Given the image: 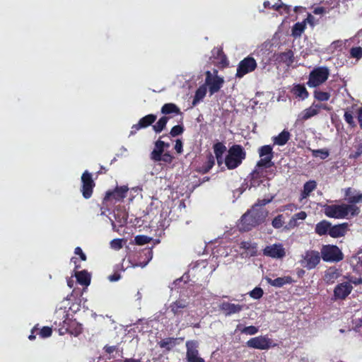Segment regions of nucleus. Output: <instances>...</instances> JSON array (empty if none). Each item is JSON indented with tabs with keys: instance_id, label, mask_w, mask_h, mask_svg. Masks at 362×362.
Returning a JSON list of instances; mask_svg holds the SVG:
<instances>
[{
	"instance_id": "obj_1",
	"label": "nucleus",
	"mask_w": 362,
	"mask_h": 362,
	"mask_svg": "<svg viewBox=\"0 0 362 362\" xmlns=\"http://www.w3.org/2000/svg\"><path fill=\"white\" fill-rule=\"evenodd\" d=\"M325 214L329 218H344L349 214L351 216L358 215L360 209L355 205L332 204L325 205Z\"/></svg>"
},
{
	"instance_id": "obj_2",
	"label": "nucleus",
	"mask_w": 362,
	"mask_h": 362,
	"mask_svg": "<svg viewBox=\"0 0 362 362\" xmlns=\"http://www.w3.org/2000/svg\"><path fill=\"white\" fill-rule=\"evenodd\" d=\"M246 157V153L242 146L233 145L228 150L224 159L225 165L229 170L238 168Z\"/></svg>"
},
{
	"instance_id": "obj_3",
	"label": "nucleus",
	"mask_w": 362,
	"mask_h": 362,
	"mask_svg": "<svg viewBox=\"0 0 362 362\" xmlns=\"http://www.w3.org/2000/svg\"><path fill=\"white\" fill-rule=\"evenodd\" d=\"M322 259L327 262H338L343 259L344 255L336 245H326L321 248Z\"/></svg>"
},
{
	"instance_id": "obj_4",
	"label": "nucleus",
	"mask_w": 362,
	"mask_h": 362,
	"mask_svg": "<svg viewBox=\"0 0 362 362\" xmlns=\"http://www.w3.org/2000/svg\"><path fill=\"white\" fill-rule=\"evenodd\" d=\"M329 75L328 68L323 66L313 69L309 76L307 84L309 87H317L323 83Z\"/></svg>"
},
{
	"instance_id": "obj_5",
	"label": "nucleus",
	"mask_w": 362,
	"mask_h": 362,
	"mask_svg": "<svg viewBox=\"0 0 362 362\" xmlns=\"http://www.w3.org/2000/svg\"><path fill=\"white\" fill-rule=\"evenodd\" d=\"M214 73L216 75L213 77L210 71H206V80L204 85L209 86L210 95L218 92L224 83L223 78L217 75V70L215 69Z\"/></svg>"
},
{
	"instance_id": "obj_6",
	"label": "nucleus",
	"mask_w": 362,
	"mask_h": 362,
	"mask_svg": "<svg viewBox=\"0 0 362 362\" xmlns=\"http://www.w3.org/2000/svg\"><path fill=\"white\" fill-rule=\"evenodd\" d=\"M302 264L303 267L310 270L317 267L320 262L322 256L320 252L307 250L305 254L302 255Z\"/></svg>"
},
{
	"instance_id": "obj_7",
	"label": "nucleus",
	"mask_w": 362,
	"mask_h": 362,
	"mask_svg": "<svg viewBox=\"0 0 362 362\" xmlns=\"http://www.w3.org/2000/svg\"><path fill=\"white\" fill-rule=\"evenodd\" d=\"M257 67V62L254 58L247 57L241 60L237 68L236 77L242 78L245 74L253 71Z\"/></svg>"
},
{
	"instance_id": "obj_8",
	"label": "nucleus",
	"mask_w": 362,
	"mask_h": 362,
	"mask_svg": "<svg viewBox=\"0 0 362 362\" xmlns=\"http://www.w3.org/2000/svg\"><path fill=\"white\" fill-rule=\"evenodd\" d=\"M246 344L249 348L267 350L271 347L272 340L266 336H259L251 338Z\"/></svg>"
},
{
	"instance_id": "obj_9",
	"label": "nucleus",
	"mask_w": 362,
	"mask_h": 362,
	"mask_svg": "<svg viewBox=\"0 0 362 362\" xmlns=\"http://www.w3.org/2000/svg\"><path fill=\"white\" fill-rule=\"evenodd\" d=\"M263 254L274 259H282L286 256V250L282 244L275 243L267 246L263 250Z\"/></svg>"
},
{
	"instance_id": "obj_10",
	"label": "nucleus",
	"mask_w": 362,
	"mask_h": 362,
	"mask_svg": "<svg viewBox=\"0 0 362 362\" xmlns=\"http://www.w3.org/2000/svg\"><path fill=\"white\" fill-rule=\"evenodd\" d=\"M189 304L190 300L188 297H180L169 305V309L175 316L179 317L182 315L184 311L189 307Z\"/></svg>"
},
{
	"instance_id": "obj_11",
	"label": "nucleus",
	"mask_w": 362,
	"mask_h": 362,
	"mask_svg": "<svg viewBox=\"0 0 362 362\" xmlns=\"http://www.w3.org/2000/svg\"><path fill=\"white\" fill-rule=\"evenodd\" d=\"M82 182V194L85 199H88L91 197L93 193V188L95 183L92 178V175L88 171L86 170L81 176Z\"/></svg>"
},
{
	"instance_id": "obj_12",
	"label": "nucleus",
	"mask_w": 362,
	"mask_h": 362,
	"mask_svg": "<svg viewBox=\"0 0 362 362\" xmlns=\"http://www.w3.org/2000/svg\"><path fill=\"white\" fill-rule=\"evenodd\" d=\"M244 305L228 301H222L218 305L219 310L226 316L238 314L243 310Z\"/></svg>"
},
{
	"instance_id": "obj_13",
	"label": "nucleus",
	"mask_w": 362,
	"mask_h": 362,
	"mask_svg": "<svg viewBox=\"0 0 362 362\" xmlns=\"http://www.w3.org/2000/svg\"><path fill=\"white\" fill-rule=\"evenodd\" d=\"M187 359L188 362H204V360L199 356L197 342L189 341L186 342Z\"/></svg>"
},
{
	"instance_id": "obj_14",
	"label": "nucleus",
	"mask_w": 362,
	"mask_h": 362,
	"mask_svg": "<svg viewBox=\"0 0 362 362\" xmlns=\"http://www.w3.org/2000/svg\"><path fill=\"white\" fill-rule=\"evenodd\" d=\"M352 286L349 282H343L338 284L334 290V296L339 299H344L351 292Z\"/></svg>"
},
{
	"instance_id": "obj_15",
	"label": "nucleus",
	"mask_w": 362,
	"mask_h": 362,
	"mask_svg": "<svg viewBox=\"0 0 362 362\" xmlns=\"http://www.w3.org/2000/svg\"><path fill=\"white\" fill-rule=\"evenodd\" d=\"M251 217L257 221L259 225L263 223L268 215V211L263 208H257V206H252V208L247 211Z\"/></svg>"
},
{
	"instance_id": "obj_16",
	"label": "nucleus",
	"mask_w": 362,
	"mask_h": 362,
	"mask_svg": "<svg viewBox=\"0 0 362 362\" xmlns=\"http://www.w3.org/2000/svg\"><path fill=\"white\" fill-rule=\"evenodd\" d=\"M266 171L262 169L255 168L250 174V187H257L261 185L262 180V177L265 176Z\"/></svg>"
},
{
	"instance_id": "obj_17",
	"label": "nucleus",
	"mask_w": 362,
	"mask_h": 362,
	"mask_svg": "<svg viewBox=\"0 0 362 362\" xmlns=\"http://www.w3.org/2000/svg\"><path fill=\"white\" fill-rule=\"evenodd\" d=\"M128 189L127 186L117 187L112 192H107L104 200H109L111 197L116 200H121L126 197Z\"/></svg>"
},
{
	"instance_id": "obj_18",
	"label": "nucleus",
	"mask_w": 362,
	"mask_h": 362,
	"mask_svg": "<svg viewBox=\"0 0 362 362\" xmlns=\"http://www.w3.org/2000/svg\"><path fill=\"white\" fill-rule=\"evenodd\" d=\"M258 225L257 221H255L254 218L251 217L250 214L247 212L242 216L239 227L240 230L249 231Z\"/></svg>"
},
{
	"instance_id": "obj_19",
	"label": "nucleus",
	"mask_w": 362,
	"mask_h": 362,
	"mask_svg": "<svg viewBox=\"0 0 362 362\" xmlns=\"http://www.w3.org/2000/svg\"><path fill=\"white\" fill-rule=\"evenodd\" d=\"M276 59L280 63L285 64L287 66H291L294 62V53L291 49L276 54Z\"/></svg>"
},
{
	"instance_id": "obj_20",
	"label": "nucleus",
	"mask_w": 362,
	"mask_h": 362,
	"mask_svg": "<svg viewBox=\"0 0 362 362\" xmlns=\"http://www.w3.org/2000/svg\"><path fill=\"white\" fill-rule=\"evenodd\" d=\"M348 226L349 224L347 223H344L335 226L331 225L329 235L334 238L344 236L348 231Z\"/></svg>"
},
{
	"instance_id": "obj_21",
	"label": "nucleus",
	"mask_w": 362,
	"mask_h": 362,
	"mask_svg": "<svg viewBox=\"0 0 362 362\" xmlns=\"http://www.w3.org/2000/svg\"><path fill=\"white\" fill-rule=\"evenodd\" d=\"M265 280L269 284L276 288H281L285 284H291L293 282L292 278L288 276L278 277L275 279H272L270 277L266 276Z\"/></svg>"
},
{
	"instance_id": "obj_22",
	"label": "nucleus",
	"mask_w": 362,
	"mask_h": 362,
	"mask_svg": "<svg viewBox=\"0 0 362 362\" xmlns=\"http://www.w3.org/2000/svg\"><path fill=\"white\" fill-rule=\"evenodd\" d=\"M156 118L157 117L155 115H148L140 119L139 122L136 124H134L132 128L136 129V130H139L141 128H146L152 124L156 121Z\"/></svg>"
},
{
	"instance_id": "obj_23",
	"label": "nucleus",
	"mask_w": 362,
	"mask_h": 362,
	"mask_svg": "<svg viewBox=\"0 0 362 362\" xmlns=\"http://www.w3.org/2000/svg\"><path fill=\"white\" fill-rule=\"evenodd\" d=\"M331 225L332 223L329 221L323 220L316 224L315 229V233L319 235H329Z\"/></svg>"
},
{
	"instance_id": "obj_24",
	"label": "nucleus",
	"mask_w": 362,
	"mask_h": 362,
	"mask_svg": "<svg viewBox=\"0 0 362 362\" xmlns=\"http://www.w3.org/2000/svg\"><path fill=\"white\" fill-rule=\"evenodd\" d=\"M339 275L340 274L338 269L334 267H330L325 272L324 280L327 284H333Z\"/></svg>"
},
{
	"instance_id": "obj_25",
	"label": "nucleus",
	"mask_w": 362,
	"mask_h": 362,
	"mask_svg": "<svg viewBox=\"0 0 362 362\" xmlns=\"http://www.w3.org/2000/svg\"><path fill=\"white\" fill-rule=\"evenodd\" d=\"M290 136V133L286 130H284L278 136L273 137L274 144L279 146H284L288 142Z\"/></svg>"
},
{
	"instance_id": "obj_26",
	"label": "nucleus",
	"mask_w": 362,
	"mask_h": 362,
	"mask_svg": "<svg viewBox=\"0 0 362 362\" xmlns=\"http://www.w3.org/2000/svg\"><path fill=\"white\" fill-rule=\"evenodd\" d=\"M75 276L77 281L81 285L88 286L90 284V276L86 270L76 272Z\"/></svg>"
},
{
	"instance_id": "obj_27",
	"label": "nucleus",
	"mask_w": 362,
	"mask_h": 362,
	"mask_svg": "<svg viewBox=\"0 0 362 362\" xmlns=\"http://www.w3.org/2000/svg\"><path fill=\"white\" fill-rule=\"evenodd\" d=\"M240 248H243L247 251V254L250 256H255L257 255V244L249 242L243 241L240 244Z\"/></svg>"
},
{
	"instance_id": "obj_28",
	"label": "nucleus",
	"mask_w": 362,
	"mask_h": 362,
	"mask_svg": "<svg viewBox=\"0 0 362 362\" xmlns=\"http://www.w3.org/2000/svg\"><path fill=\"white\" fill-rule=\"evenodd\" d=\"M206 94V86L202 85L196 90L195 95L192 100V105L195 106L200 100H202Z\"/></svg>"
},
{
	"instance_id": "obj_29",
	"label": "nucleus",
	"mask_w": 362,
	"mask_h": 362,
	"mask_svg": "<svg viewBox=\"0 0 362 362\" xmlns=\"http://www.w3.org/2000/svg\"><path fill=\"white\" fill-rule=\"evenodd\" d=\"M317 187V182L315 180H310L306 182L303 185V190L302 192V197L306 198L310 194L314 191Z\"/></svg>"
},
{
	"instance_id": "obj_30",
	"label": "nucleus",
	"mask_w": 362,
	"mask_h": 362,
	"mask_svg": "<svg viewBox=\"0 0 362 362\" xmlns=\"http://www.w3.org/2000/svg\"><path fill=\"white\" fill-rule=\"evenodd\" d=\"M214 164V157L211 154H209L208 156L207 161L202 167L199 168L198 171L202 174L207 173L213 168Z\"/></svg>"
},
{
	"instance_id": "obj_31",
	"label": "nucleus",
	"mask_w": 362,
	"mask_h": 362,
	"mask_svg": "<svg viewBox=\"0 0 362 362\" xmlns=\"http://www.w3.org/2000/svg\"><path fill=\"white\" fill-rule=\"evenodd\" d=\"M177 339L165 338L158 342L160 348H165L167 351L171 350L176 345Z\"/></svg>"
},
{
	"instance_id": "obj_32",
	"label": "nucleus",
	"mask_w": 362,
	"mask_h": 362,
	"mask_svg": "<svg viewBox=\"0 0 362 362\" xmlns=\"http://www.w3.org/2000/svg\"><path fill=\"white\" fill-rule=\"evenodd\" d=\"M259 156L260 158H274V152L270 145H265L259 148Z\"/></svg>"
},
{
	"instance_id": "obj_33",
	"label": "nucleus",
	"mask_w": 362,
	"mask_h": 362,
	"mask_svg": "<svg viewBox=\"0 0 362 362\" xmlns=\"http://www.w3.org/2000/svg\"><path fill=\"white\" fill-rule=\"evenodd\" d=\"M236 330L240 331L242 334H245L247 335H255L258 332V328L255 326H248L242 327L241 325H238L236 327Z\"/></svg>"
},
{
	"instance_id": "obj_34",
	"label": "nucleus",
	"mask_w": 362,
	"mask_h": 362,
	"mask_svg": "<svg viewBox=\"0 0 362 362\" xmlns=\"http://www.w3.org/2000/svg\"><path fill=\"white\" fill-rule=\"evenodd\" d=\"M274 163L272 162V159L269 158H261L260 160L257 163V165L255 168L262 169L264 168H269L274 166Z\"/></svg>"
},
{
	"instance_id": "obj_35",
	"label": "nucleus",
	"mask_w": 362,
	"mask_h": 362,
	"mask_svg": "<svg viewBox=\"0 0 362 362\" xmlns=\"http://www.w3.org/2000/svg\"><path fill=\"white\" fill-rule=\"evenodd\" d=\"M317 114L318 112L315 109L314 105L313 104L310 107L305 109L303 112H302L300 116L301 117V119L307 120L309 118Z\"/></svg>"
},
{
	"instance_id": "obj_36",
	"label": "nucleus",
	"mask_w": 362,
	"mask_h": 362,
	"mask_svg": "<svg viewBox=\"0 0 362 362\" xmlns=\"http://www.w3.org/2000/svg\"><path fill=\"white\" fill-rule=\"evenodd\" d=\"M161 112L164 115L170 113H179L180 109L173 103H166L161 108Z\"/></svg>"
},
{
	"instance_id": "obj_37",
	"label": "nucleus",
	"mask_w": 362,
	"mask_h": 362,
	"mask_svg": "<svg viewBox=\"0 0 362 362\" xmlns=\"http://www.w3.org/2000/svg\"><path fill=\"white\" fill-rule=\"evenodd\" d=\"M168 121V117H165V116L162 117L156 123V124L153 125V129L155 131L156 133L161 132L165 128Z\"/></svg>"
},
{
	"instance_id": "obj_38",
	"label": "nucleus",
	"mask_w": 362,
	"mask_h": 362,
	"mask_svg": "<svg viewBox=\"0 0 362 362\" xmlns=\"http://www.w3.org/2000/svg\"><path fill=\"white\" fill-rule=\"evenodd\" d=\"M305 28V25L303 23H296L292 28V35L294 37H298L301 35Z\"/></svg>"
},
{
	"instance_id": "obj_39",
	"label": "nucleus",
	"mask_w": 362,
	"mask_h": 362,
	"mask_svg": "<svg viewBox=\"0 0 362 362\" xmlns=\"http://www.w3.org/2000/svg\"><path fill=\"white\" fill-rule=\"evenodd\" d=\"M294 93L302 99H305L308 97V92L305 86L302 85H297L294 87Z\"/></svg>"
},
{
	"instance_id": "obj_40",
	"label": "nucleus",
	"mask_w": 362,
	"mask_h": 362,
	"mask_svg": "<svg viewBox=\"0 0 362 362\" xmlns=\"http://www.w3.org/2000/svg\"><path fill=\"white\" fill-rule=\"evenodd\" d=\"M314 97L319 101H327L330 98V94L328 92L315 90L314 91Z\"/></svg>"
},
{
	"instance_id": "obj_41",
	"label": "nucleus",
	"mask_w": 362,
	"mask_h": 362,
	"mask_svg": "<svg viewBox=\"0 0 362 362\" xmlns=\"http://www.w3.org/2000/svg\"><path fill=\"white\" fill-rule=\"evenodd\" d=\"M214 151L216 156H221L226 151V147L223 143L218 142L214 145Z\"/></svg>"
},
{
	"instance_id": "obj_42",
	"label": "nucleus",
	"mask_w": 362,
	"mask_h": 362,
	"mask_svg": "<svg viewBox=\"0 0 362 362\" xmlns=\"http://www.w3.org/2000/svg\"><path fill=\"white\" fill-rule=\"evenodd\" d=\"M151 240V238L146 235H139L134 238L135 243L138 245H143L148 243Z\"/></svg>"
},
{
	"instance_id": "obj_43",
	"label": "nucleus",
	"mask_w": 362,
	"mask_h": 362,
	"mask_svg": "<svg viewBox=\"0 0 362 362\" xmlns=\"http://www.w3.org/2000/svg\"><path fill=\"white\" fill-rule=\"evenodd\" d=\"M164 150L162 148H157L155 147V148L153 150V151L151 153V158L156 161L158 162L160 160L161 156L163 154Z\"/></svg>"
},
{
	"instance_id": "obj_44",
	"label": "nucleus",
	"mask_w": 362,
	"mask_h": 362,
	"mask_svg": "<svg viewBox=\"0 0 362 362\" xmlns=\"http://www.w3.org/2000/svg\"><path fill=\"white\" fill-rule=\"evenodd\" d=\"M313 156L315 157H320L321 159H325L329 156V151L326 149L313 150Z\"/></svg>"
},
{
	"instance_id": "obj_45",
	"label": "nucleus",
	"mask_w": 362,
	"mask_h": 362,
	"mask_svg": "<svg viewBox=\"0 0 362 362\" xmlns=\"http://www.w3.org/2000/svg\"><path fill=\"white\" fill-rule=\"evenodd\" d=\"M350 54L353 58L361 59L362 57V48L361 47H352L350 49Z\"/></svg>"
},
{
	"instance_id": "obj_46",
	"label": "nucleus",
	"mask_w": 362,
	"mask_h": 362,
	"mask_svg": "<svg viewBox=\"0 0 362 362\" xmlns=\"http://www.w3.org/2000/svg\"><path fill=\"white\" fill-rule=\"evenodd\" d=\"M349 205H354L357 203H362V193H356V192L354 194V196L349 199Z\"/></svg>"
},
{
	"instance_id": "obj_47",
	"label": "nucleus",
	"mask_w": 362,
	"mask_h": 362,
	"mask_svg": "<svg viewBox=\"0 0 362 362\" xmlns=\"http://www.w3.org/2000/svg\"><path fill=\"white\" fill-rule=\"evenodd\" d=\"M263 290L259 287L255 288L250 292V296L254 299H259L263 296Z\"/></svg>"
},
{
	"instance_id": "obj_48",
	"label": "nucleus",
	"mask_w": 362,
	"mask_h": 362,
	"mask_svg": "<svg viewBox=\"0 0 362 362\" xmlns=\"http://www.w3.org/2000/svg\"><path fill=\"white\" fill-rule=\"evenodd\" d=\"M184 132V127L181 125H175L170 130V135L173 137L182 134Z\"/></svg>"
},
{
	"instance_id": "obj_49",
	"label": "nucleus",
	"mask_w": 362,
	"mask_h": 362,
	"mask_svg": "<svg viewBox=\"0 0 362 362\" xmlns=\"http://www.w3.org/2000/svg\"><path fill=\"white\" fill-rule=\"evenodd\" d=\"M283 215H278L272 221V226L275 228H280L283 226Z\"/></svg>"
},
{
	"instance_id": "obj_50",
	"label": "nucleus",
	"mask_w": 362,
	"mask_h": 362,
	"mask_svg": "<svg viewBox=\"0 0 362 362\" xmlns=\"http://www.w3.org/2000/svg\"><path fill=\"white\" fill-rule=\"evenodd\" d=\"M110 246L112 249L119 250L122 247V239H114L110 242Z\"/></svg>"
},
{
	"instance_id": "obj_51",
	"label": "nucleus",
	"mask_w": 362,
	"mask_h": 362,
	"mask_svg": "<svg viewBox=\"0 0 362 362\" xmlns=\"http://www.w3.org/2000/svg\"><path fill=\"white\" fill-rule=\"evenodd\" d=\"M52 330L49 327H44L40 332V335L43 337H49L52 335Z\"/></svg>"
},
{
	"instance_id": "obj_52",
	"label": "nucleus",
	"mask_w": 362,
	"mask_h": 362,
	"mask_svg": "<svg viewBox=\"0 0 362 362\" xmlns=\"http://www.w3.org/2000/svg\"><path fill=\"white\" fill-rule=\"evenodd\" d=\"M273 197L270 199H259L253 206H257V208H262L263 206L270 203L272 201Z\"/></svg>"
},
{
	"instance_id": "obj_53",
	"label": "nucleus",
	"mask_w": 362,
	"mask_h": 362,
	"mask_svg": "<svg viewBox=\"0 0 362 362\" xmlns=\"http://www.w3.org/2000/svg\"><path fill=\"white\" fill-rule=\"evenodd\" d=\"M160 158V161H163L166 163H170L173 160V156L170 154V153L167 152L163 153Z\"/></svg>"
},
{
	"instance_id": "obj_54",
	"label": "nucleus",
	"mask_w": 362,
	"mask_h": 362,
	"mask_svg": "<svg viewBox=\"0 0 362 362\" xmlns=\"http://www.w3.org/2000/svg\"><path fill=\"white\" fill-rule=\"evenodd\" d=\"M344 119L351 126L354 124V117L350 112H346L344 113Z\"/></svg>"
},
{
	"instance_id": "obj_55",
	"label": "nucleus",
	"mask_w": 362,
	"mask_h": 362,
	"mask_svg": "<svg viewBox=\"0 0 362 362\" xmlns=\"http://www.w3.org/2000/svg\"><path fill=\"white\" fill-rule=\"evenodd\" d=\"M355 192H356V190L353 189L351 187H349V188L346 189V190H345V199L347 200L348 202H349V199L350 197H351L352 196H354V194Z\"/></svg>"
},
{
	"instance_id": "obj_56",
	"label": "nucleus",
	"mask_w": 362,
	"mask_h": 362,
	"mask_svg": "<svg viewBox=\"0 0 362 362\" xmlns=\"http://www.w3.org/2000/svg\"><path fill=\"white\" fill-rule=\"evenodd\" d=\"M175 149L178 153L182 151V142L180 139H177L175 145Z\"/></svg>"
},
{
	"instance_id": "obj_57",
	"label": "nucleus",
	"mask_w": 362,
	"mask_h": 362,
	"mask_svg": "<svg viewBox=\"0 0 362 362\" xmlns=\"http://www.w3.org/2000/svg\"><path fill=\"white\" fill-rule=\"evenodd\" d=\"M74 252L76 255H78L80 256V258L81 259V260L85 261L86 259V256L83 252L81 247H76Z\"/></svg>"
},
{
	"instance_id": "obj_58",
	"label": "nucleus",
	"mask_w": 362,
	"mask_h": 362,
	"mask_svg": "<svg viewBox=\"0 0 362 362\" xmlns=\"http://www.w3.org/2000/svg\"><path fill=\"white\" fill-rule=\"evenodd\" d=\"M315 109L317 110V112L319 113V110L320 109H323V110H330V107H328L327 105H324V104H321V103H313Z\"/></svg>"
},
{
	"instance_id": "obj_59",
	"label": "nucleus",
	"mask_w": 362,
	"mask_h": 362,
	"mask_svg": "<svg viewBox=\"0 0 362 362\" xmlns=\"http://www.w3.org/2000/svg\"><path fill=\"white\" fill-rule=\"evenodd\" d=\"M306 216L307 215L305 212L300 211L294 214V216L292 218H296V220L297 221V219L304 220L306 218Z\"/></svg>"
},
{
	"instance_id": "obj_60",
	"label": "nucleus",
	"mask_w": 362,
	"mask_h": 362,
	"mask_svg": "<svg viewBox=\"0 0 362 362\" xmlns=\"http://www.w3.org/2000/svg\"><path fill=\"white\" fill-rule=\"evenodd\" d=\"M349 283H352L355 285H359V284H362V279L361 278H356V277L352 276L349 279Z\"/></svg>"
},
{
	"instance_id": "obj_61",
	"label": "nucleus",
	"mask_w": 362,
	"mask_h": 362,
	"mask_svg": "<svg viewBox=\"0 0 362 362\" xmlns=\"http://www.w3.org/2000/svg\"><path fill=\"white\" fill-rule=\"evenodd\" d=\"M121 276L119 274H114L108 276V279L110 281H117L120 279Z\"/></svg>"
},
{
	"instance_id": "obj_62",
	"label": "nucleus",
	"mask_w": 362,
	"mask_h": 362,
	"mask_svg": "<svg viewBox=\"0 0 362 362\" xmlns=\"http://www.w3.org/2000/svg\"><path fill=\"white\" fill-rule=\"evenodd\" d=\"M272 8H274L276 11H279L281 8H285L286 9L288 10V6L283 3L281 4H275L272 6Z\"/></svg>"
},
{
	"instance_id": "obj_63",
	"label": "nucleus",
	"mask_w": 362,
	"mask_h": 362,
	"mask_svg": "<svg viewBox=\"0 0 362 362\" xmlns=\"http://www.w3.org/2000/svg\"><path fill=\"white\" fill-rule=\"evenodd\" d=\"M213 54H217L218 57H221L226 59V56L223 54V50L220 48L214 49L213 50Z\"/></svg>"
},
{
	"instance_id": "obj_64",
	"label": "nucleus",
	"mask_w": 362,
	"mask_h": 362,
	"mask_svg": "<svg viewBox=\"0 0 362 362\" xmlns=\"http://www.w3.org/2000/svg\"><path fill=\"white\" fill-rule=\"evenodd\" d=\"M358 120L360 124V127L362 129V107L359 109L358 113Z\"/></svg>"
}]
</instances>
